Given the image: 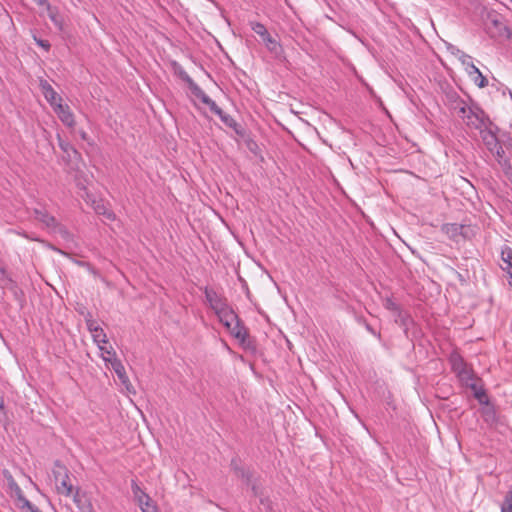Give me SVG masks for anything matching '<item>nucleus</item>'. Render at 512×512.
Wrapping results in <instances>:
<instances>
[{"mask_svg": "<svg viewBox=\"0 0 512 512\" xmlns=\"http://www.w3.org/2000/svg\"><path fill=\"white\" fill-rule=\"evenodd\" d=\"M457 377L463 382L467 387L471 382H475V375L471 369L466 367L460 372L456 373Z\"/></svg>", "mask_w": 512, "mask_h": 512, "instance_id": "b1692460", "label": "nucleus"}, {"mask_svg": "<svg viewBox=\"0 0 512 512\" xmlns=\"http://www.w3.org/2000/svg\"><path fill=\"white\" fill-rule=\"evenodd\" d=\"M262 40L266 48L275 56H279L280 54H282L283 49L281 44L276 39L272 38L270 34H268Z\"/></svg>", "mask_w": 512, "mask_h": 512, "instance_id": "6ab92c4d", "label": "nucleus"}, {"mask_svg": "<svg viewBox=\"0 0 512 512\" xmlns=\"http://www.w3.org/2000/svg\"><path fill=\"white\" fill-rule=\"evenodd\" d=\"M103 360L111 364L112 369L116 373L121 383L129 390V386H131V383L126 374L125 367L122 364V362L118 358L105 357L104 355Z\"/></svg>", "mask_w": 512, "mask_h": 512, "instance_id": "6e6552de", "label": "nucleus"}, {"mask_svg": "<svg viewBox=\"0 0 512 512\" xmlns=\"http://www.w3.org/2000/svg\"><path fill=\"white\" fill-rule=\"evenodd\" d=\"M9 487H10L11 491L13 492V495L16 499V506H18L20 503H22L24 500L27 499L24 496L22 489L12 478L9 481Z\"/></svg>", "mask_w": 512, "mask_h": 512, "instance_id": "5701e85b", "label": "nucleus"}, {"mask_svg": "<svg viewBox=\"0 0 512 512\" xmlns=\"http://www.w3.org/2000/svg\"><path fill=\"white\" fill-rule=\"evenodd\" d=\"M226 329L239 341L243 348L252 351L256 349L254 341L250 338L249 332L240 318L237 319L230 328Z\"/></svg>", "mask_w": 512, "mask_h": 512, "instance_id": "20e7f679", "label": "nucleus"}, {"mask_svg": "<svg viewBox=\"0 0 512 512\" xmlns=\"http://www.w3.org/2000/svg\"><path fill=\"white\" fill-rule=\"evenodd\" d=\"M500 167H501L504 175L506 176V178L512 184V165H511L510 160H501Z\"/></svg>", "mask_w": 512, "mask_h": 512, "instance_id": "7c9ffc66", "label": "nucleus"}, {"mask_svg": "<svg viewBox=\"0 0 512 512\" xmlns=\"http://www.w3.org/2000/svg\"><path fill=\"white\" fill-rule=\"evenodd\" d=\"M249 486H251V490H252L254 496H256V497L261 496V491H260L259 486L256 485L252 480H251V484Z\"/></svg>", "mask_w": 512, "mask_h": 512, "instance_id": "37998d69", "label": "nucleus"}, {"mask_svg": "<svg viewBox=\"0 0 512 512\" xmlns=\"http://www.w3.org/2000/svg\"><path fill=\"white\" fill-rule=\"evenodd\" d=\"M454 109L463 123L470 129L480 130L491 124V120L485 112L476 104L469 105L465 100L457 98Z\"/></svg>", "mask_w": 512, "mask_h": 512, "instance_id": "f257e3e1", "label": "nucleus"}, {"mask_svg": "<svg viewBox=\"0 0 512 512\" xmlns=\"http://www.w3.org/2000/svg\"><path fill=\"white\" fill-rule=\"evenodd\" d=\"M33 39L35 40V42L37 43V45H39L41 48H43L45 51H49L50 48H51V44L49 43L48 40H43V39H39L36 37V35H33Z\"/></svg>", "mask_w": 512, "mask_h": 512, "instance_id": "4c0bfd02", "label": "nucleus"}, {"mask_svg": "<svg viewBox=\"0 0 512 512\" xmlns=\"http://www.w3.org/2000/svg\"><path fill=\"white\" fill-rule=\"evenodd\" d=\"M250 27L262 39L269 34V32L266 29L265 25L260 23V22L252 21V22H250Z\"/></svg>", "mask_w": 512, "mask_h": 512, "instance_id": "bb28decb", "label": "nucleus"}, {"mask_svg": "<svg viewBox=\"0 0 512 512\" xmlns=\"http://www.w3.org/2000/svg\"><path fill=\"white\" fill-rule=\"evenodd\" d=\"M40 89L45 99L53 107V109L58 104V102L62 103V98L58 95V93L53 89L47 80H40Z\"/></svg>", "mask_w": 512, "mask_h": 512, "instance_id": "f8f14e48", "label": "nucleus"}, {"mask_svg": "<svg viewBox=\"0 0 512 512\" xmlns=\"http://www.w3.org/2000/svg\"><path fill=\"white\" fill-rule=\"evenodd\" d=\"M33 214L35 219L41 222L50 231L60 233L63 236L68 235L66 228L61 225L45 208H34Z\"/></svg>", "mask_w": 512, "mask_h": 512, "instance_id": "7ed1b4c3", "label": "nucleus"}, {"mask_svg": "<svg viewBox=\"0 0 512 512\" xmlns=\"http://www.w3.org/2000/svg\"><path fill=\"white\" fill-rule=\"evenodd\" d=\"M131 489L134 495L135 500L140 506L142 512H155L156 506L153 504L150 496L145 493L140 486L137 484L135 480L131 481Z\"/></svg>", "mask_w": 512, "mask_h": 512, "instance_id": "39448f33", "label": "nucleus"}, {"mask_svg": "<svg viewBox=\"0 0 512 512\" xmlns=\"http://www.w3.org/2000/svg\"><path fill=\"white\" fill-rule=\"evenodd\" d=\"M87 327L92 333L93 339L97 344H105L108 342L104 330L93 320H87Z\"/></svg>", "mask_w": 512, "mask_h": 512, "instance_id": "2eb2a0df", "label": "nucleus"}, {"mask_svg": "<svg viewBox=\"0 0 512 512\" xmlns=\"http://www.w3.org/2000/svg\"><path fill=\"white\" fill-rule=\"evenodd\" d=\"M81 136H82V138H83V139H85V137H86V133H85V132H83V133L81 134Z\"/></svg>", "mask_w": 512, "mask_h": 512, "instance_id": "8fccbe9b", "label": "nucleus"}, {"mask_svg": "<svg viewBox=\"0 0 512 512\" xmlns=\"http://www.w3.org/2000/svg\"><path fill=\"white\" fill-rule=\"evenodd\" d=\"M94 210L97 214L105 216L108 220H115V214L109 210L104 203L98 202L94 205Z\"/></svg>", "mask_w": 512, "mask_h": 512, "instance_id": "393cba45", "label": "nucleus"}, {"mask_svg": "<svg viewBox=\"0 0 512 512\" xmlns=\"http://www.w3.org/2000/svg\"><path fill=\"white\" fill-rule=\"evenodd\" d=\"M394 315L396 317L395 322L399 323L401 326H407L411 320L409 313L403 311L401 308Z\"/></svg>", "mask_w": 512, "mask_h": 512, "instance_id": "cd10ccee", "label": "nucleus"}, {"mask_svg": "<svg viewBox=\"0 0 512 512\" xmlns=\"http://www.w3.org/2000/svg\"><path fill=\"white\" fill-rule=\"evenodd\" d=\"M234 474L236 475V477L242 479L246 485L251 484L253 475L249 470H246L244 467L240 468V470L238 472H235Z\"/></svg>", "mask_w": 512, "mask_h": 512, "instance_id": "2f4dec72", "label": "nucleus"}, {"mask_svg": "<svg viewBox=\"0 0 512 512\" xmlns=\"http://www.w3.org/2000/svg\"><path fill=\"white\" fill-rule=\"evenodd\" d=\"M259 498H260V502H261V504H262L263 506H265V507H266L267 509H269V510L272 508V507H271V504H272V503H271V501H270V499H269V498H267V497H266V498H262L261 496H260Z\"/></svg>", "mask_w": 512, "mask_h": 512, "instance_id": "c03bdc74", "label": "nucleus"}, {"mask_svg": "<svg viewBox=\"0 0 512 512\" xmlns=\"http://www.w3.org/2000/svg\"><path fill=\"white\" fill-rule=\"evenodd\" d=\"M73 502L76 504L79 512H96L90 499L86 493L81 492L79 487H76L75 492L72 494Z\"/></svg>", "mask_w": 512, "mask_h": 512, "instance_id": "9d476101", "label": "nucleus"}, {"mask_svg": "<svg viewBox=\"0 0 512 512\" xmlns=\"http://www.w3.org/2000/svg\"><path fill=\"white\" fill-rule=\"evenodd\" d=\"M357 322L365 327V329L377 337L378 339H381V333L377 332L362 316L357 317Z\"/></svg>", "mask_w": 512, "mask_h": 512, "instance_id": "473e14b6", "label": "nucleus"}, {"mask_svg": "<svg viewBox=\"0 0 512 512\" xmlns=\"http://www.w3.org/2000/svg\"><path fill=\"white\" fill-rule=\"evenodd\" d=\"M53 476L56 485V490L59 494L65 496H71L75 489L73 484L71 483L69 470L67 467L60 463V461H56L54 463L53 468Z\"/></svg>", "mask_w": 512, "mask_h": 512, "instance_id": "f03ea898", "label": "nucleus"}, {"mask_svg": "<svg viewBox=\"0 0 512 512\" xmlns=\"http://www.w3.org/2000/svg\"><path fill=\"white\" fill-rule=\"evenodd\" d=\"M21 512H42L36 505L31 503L28 499L24 500L17 506Z\"/></svg>", "mask_w": 512, "mask_h": 512, "instance_id": "c756f323", "label": "nucleus"}, {"mask_svg": "<svg viewBox=\"0 0 512 512\" xmlns=\"http://www.w3.org/2000/svg\"><path fill=\"white\" fill-rule=\"evenodd\" d=\"M447 51L450 52L453 56L459 58L460 55L463 53L462 50H460L458 47H456L453 44L447 43L446 44Z\"/></svg>", "mask_w": 512, "mask_h": 512, "instance_id": "58836bf2", "label": "nucleus"}, {"mask_svg": "<svg viewBox=\"0 0 512 512\" xmlns=\"http://www.w3.org/2000/svg\"><path fill=\"white\" fill-rule=\"evenodd\" d=\"M206 301L208 302L209 306L214 310L215 313L220 311L222 308L228 305L227 300L220 296L216 291L213 289H209L208 287L204 290Z\"/></svg>", "mask_w": 512, "mask_h": 512, "instance_id": "1a4fd4ad", "label": "nucleus"}, {"mask_svg": "<svg viewBox=\"0 0 512 512\" xmlns=\"http://www.w3.org/2000/svg\"><path fill=\"white\" fill-rule=\"evenodd\" d=\"M475 84L479 88H484L488 85V80L485 76L482 75V73L479 71V73L476 74V77L474 79Z\"/></svg>", "mask_w": 512, "mask_h": 512, "instance_id": "c9c22d12", "label": "nucleus"}, {"mask_svg": "<svg viewBox=\"0 0 512 512\" xmlns=\"http://www.w3.org/2000/svg\"><path fill=\"white\" fill-rule=\"evenodd\" d=\"M223 123L232 128L236 134L243 136L244 135V129L243 127L232 117H223Z\"/></svg>", "mask_w": 512, "mask_h": 512, "instance_id": "a878e982", "label": "nucleus"}, {"mask_svg": "<svg viewBox=\"0 0 512 512\" xmlns=\"http://www.w3.org/2000/svg\"><path fill=\"white\" fill-rule=\"evenodd\" d=\"M501 512H512V485L505 495L504 501L501 505Z\"/></svg>", "mask_w": 512, "mask_h": 512, "instance_id": "c85d7f7f", "label": "nucleus"}, {"mask_svg": "<svg viewBox=\"0 0 512 512\" xmlns=\"http://www.w3.org/2000/svg\"><path fill=\"white\" fill-rule=\"evenodd\" d=\"M501 258L504 262L505 266L502 267L504 271L512 270V248L509 246H504L501 251Z\"/></svg>", "mask_w": 512, "mask_h": 512, "instance_id": "4be33fe9", "label": "nucleus"}, {"mask_svg": "<svg viewBox=\"0 0 512 512\" xmlns=\"http://www.w3.org/2000/svg\"><path fill=\"white\" fill-rule=\"evenodd\" d=\"M98 346H99V349L102 351V354H101L102 357L104 355L105 357L117 358L116 357V353H115V351L113 350L112 347L107 348V347L102 346L100 344H98Z\"/></svg>", "mask_w": 512, "mask_h": 512, "instance_id": "e433bc0d", "label": "nucleus"}, {"mask_svg": "<svg viewBox=\"0 0 512 512\" xmlns=\"http://www.w3.org/2000/svg\"><path fill=\"white\" fill-rule=\"evenodd\" d=\"M498 130L499 128L492 122L490 125H486V127L479 130L484 145L491 153H494V148H497V146L501 144L496 134Z\"/></svg>", "mask_w": 512, "mask_h": 512, "instance_id": "423d86ee", "label": "nucleus"}, {"mask_svg": "<svg viewBox=\"0 0 512 512\" xmlns=\"http://www.w3.org/2000/svg\"><path fill=\"white\" fill-rule=\"evenodd\" d=\"M468 387L473 391L474 397L481 405H489V397L483 386L478 385L477 382H471Z\"/></svg>", "mask_w": 512, "mask_h": 512, "instance_id": "dca6fc26", "label": "nucleus"}, {"mask_svg": "<svg viewBox=\"0 0 512 512\" xmlns=\"http://www.w3.org/2000/svg\"><path fill=\"white\" fill-rule=\"evenodd\" d=\"M505 146H506L507 148L512 147V140H511L509 143L505 144Z\"/></svg>", "mask_w": 512, "mask_h": 512, "instance_id": "09e8293b", "label": "nucleus"}, {"mask_svg": "<svg viewBox=\"0 0 512 512\" xmlns=\"http://www.w3.org/2000/svg\"><path fill=\"white\" fill-rule=\"evenodd\" d=\"M57 139L60 149L67 155L69 159H71L72 156H79L78 151L69 142L63 140L59 133L57 134Z\"/></svg>", "mask_w": 512, "mask_h": 512, "instance_id": "aec40b11", "label": "nucleus"}, {"mask_svg": "<svg viewBox=\"0 0 512 512\" xmlns=\"http://www.w3.org/2000/svg\"><path fill=\"white\" fill-rule=\"evenodd\" d=\"M193 94L200 99L202 103L207 105L211 112L215 113L220 107L212 100L200 87L196 89Z\"/></svg>", "mask_w": 512, "mask_h": 512, "instance_id": "a211bd4d", "label": "nucleus"}, {"mask_svg": "<svg viewBox=\"0 0 512 512\" xmlns=\"http://www.w3.org/2000/svg\"><path fill=\"white\" fill-rule=\"evenodd\" d=\"M511 99H512V92L510 93Z\"/></svg>", "mask_w": 512, "mask_h": 512, "instance_id": "3c124183", "label": "nucleus"}, {"mask_svg": "<svg viewBox=\"0 0 512 512\" xmlns=\"http://www.w3.org/2000/svg\"><path fill=\"white\" fill-rule=\"evenodd\" d=\"M172 68L174 71V74L178 76L183 82H185L189 89L192 91V93L199 88V86L194 82V80L188 75V73L184 70V68L174 61L172 63Z\"/></svg>", "mask_w": 512, "mask_h": 512, "instance_id": "4468645a", "label": "nucleus"}, {"mask_svg": "<svg viewBox=\"0 0 512 512\" xmlns=\"http://www.w3.org/2000/svg\"><path fill=\"white\" fill-rule=\"evenodd\" d=\"M0 409L3 410L4 409V401L2 398H0Z\"/></svg>", "mask_w": 512, "mask_h": 512, "instance_id": "de8ad7c7", "label": "nucleus"}, {"mask_svg": "<svg viewBox=\"0 0 512 512\" xmlns=\"http://www.w3.org/2000/svg\"><path fill=\"white\" fill-rule=\"evenodd\" d=\"M384 307L393 312L394 314L400 309V306L394 302L392 298H386L384 301Z\"/></svg>", "mask_w": 512, "mask_h": 512, "instance_id": "72a5a7b5", "label": "nucleus"}, {"mask_svg": "<svg viewBox=\"0 0 512 512\" xmlns=\"http://www.w3.org/2000/svg\"><path fill=\"white\" fill-rule=\"evenodd\" d=\"M469 227L457 223H445L441 226V231L451 240L458 242L459 237L467 238V229Z\"/></svg>", "mask_w": 512, "mask_h": 512, "instance_id": "0eeeda50", "label": "nucleus"}, {"mask_svg": "<svg viewBox=\"0 0 512 512\" xmlns=\"http://www.w3.org/2000/svg\"><path fill=\"white\" fill-rule=\"evenodd\" d=\"M216 315L225 328H230V326L239 319V316L229 305L218 311Z\"/></svg>", "mask_w": 512, "mask_h": 512, "instance_id": "ddd939ff", "label": "nucleus"}, {"mask_svg": "<svg viewBox=\"0 0 512 512\" xmlns=\"http://www.w3.org/2000/svg\"><path fill=\"white\" fill-rule=\"evenodd\" d=\"M36 2L37 5L39 6H45L47 7V5H50L48 0H34Z\"/></svg>", "mask_w": 512, "mask_h": 512, "instance_id": "49530a36", "label": "nucleus"}, {"mask_svg": "<svg viewBox=\"0 0 512 512\" xmlns=\"http://www.w3.org/2000/svg\"><path fill=\"white\" fill-rule=\"evenodd\" d=\"M458 60L467 67L471 63V56L463 52Z\"/></svg>", "mask_w": 512, "mask_h": 512, "instance_id": "a19ab883", "label": "nucleus"}, {"mask_svg": "<svg viewBox=\"0 0 512 512\" xmlns=\"http://www.w3.org/2000/svg\"><path fill=\"white\" fill-rule=\"evenodd\" d=\"M53 110L64 125L69 128H73L75 126L74 115L68 105H63L58 102Z\"/></svg>", "mask_w": 512, "mask_h": 512, "instance_id": "9b49d317", "label": "nucleus"}, {"mask_svg": "<svg viewBox=\"0 0 512 512\" xmlns=\"http://www.w3.org/2000/svg\"><path fill=\"white\" fill-rule=\"evenodd\" d=\"M466 71L468 72L469 75L471 74H477L479 73V69L473 64V62H471L467 67H466Z\"/></svg>", "mask_w": 512, "mask_h": 512, "instance_id": "79ce46f5", "label": "nucleus"}, {"mask_svg": "<svg viewBox=\"0 0 512 512\" xmlns=\"http://www.w3.org/2000/svg\"><path fill=\"white\" fill-rule=\"evenodd\" d=\"M450 363L454 373H458L467 367L463 357L458 353H452L450 356Z\"/></svg>", "mask_w": 512, "mask_h": 512, "instance_id": "412c9836", "label": "nucleus"}, {"mask_svg": "<svg viewBox=\"0 0 512 512\" xmlns=\"http://www.w3.org/2000/svg\"><path fill=\"white\" fill-rule=\"evenodd\" d=\"M230 467L231 469L233 470V472H238L240 470V468H242L243 466L241 465V461L239 458H233L230 462Z\"/></svg>", "mask_w": 512, "mask_h": 512, "instance_id": "ea45409f", "label": "nucleus"}, {"mask_svg": "<svg viewBox=\"0 0 512 512\" xmlns=\"http://www.w3.org/2000/svg\"><path fill=\"white\" fill-rule=\"evenodd\" d=\"M214 114L219 116L222 122H223V117H229L230 116L229 114H226L221 108L217 109V111Z\"/></svg>", "mask_w": 512, "mask_h": 512, "instance_id": "a18cd8bd", "label": "nucleus"}, {"mask_svg": "<svg viewBox=\"0 0 512 512\" xmlns=\"http://www.w3.org/2000/svg\"><path fill=\"white\" fill-rule=\"evenodd\" d=\"M46 9H47V12H48V17L53 22L55 27L59 31H63L64 30V18L59 13L58 8L53 7L51 5H47Z\"/></svg>", "mask_w": 512, "mask_h": 512, "instance_id": "f3484780", "label": "nucleus"}, {"mask_svg": "<svg viewBox=\"0 0 512 512\" xmlns=\"http://www.w3.org/2000/svg\"><path fill=\"white\" fill-rule=\"evenodd\" d=\"M492 154L496 157V160L499 165H500L501 160H509L508 158L504 157L505 152H504L502 144L497 146V148H494V153H492Z\"/></svg>", "mask_w": 512, "mask_h": 512, "instance_id": "f704fd0d", "label": "nucleus"}]
</instances>
